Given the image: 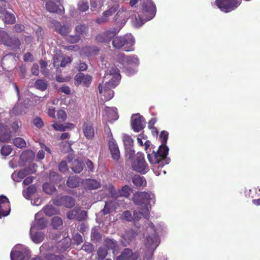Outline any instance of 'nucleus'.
<instances>
[{
	"label": "nucleus",
	"instance_id": "obj_61",
	"mask_svg": "<svg viewBox=\"0 0 260 260\" xmlns=\"http://www.w3.org/2000/svg\"><path fill=\"white\" fill-rule=\"evenodd\" d=\"M25 29V26L22 24H16L14 26V30L17 33L23 31Z\"/></svg>",
	"mask_w": 260,
	"mask_h": 260
},
{
	"label": "nucleus",
	"instance_id": "obj_19",
	"mask_svg": "<svg viewBox=\"0 0 260 260\" xmlns=\"http://www.w3.org/2000/svg\"><path fill=\"white\" fill-rule=\"evenodd\" d=\"M84 136L88 140H92L95 136V130L91 122H84L82 126Z\"/></svg>",
	"mask_w": 260,
	"mask_h": 260
},
{
	"label": "nucleus",
	"instance_id": "obj_9",
	"mask_svg": "<svg viewBox=\"0 0 260 260\" xmlns=\"http://www.w3.org/2000/svg\"><path fill=\"white\" fill-rule=\"evenodd\" d=\"M0 41L14 50L19 49L21 46L19 39L16 37H10L8 33L3 30H0Z\"/></svg>",
	"mask_w": 260,
	"mask_h": 260
},
{
	"label": "nucleus",
	"instance_id": "obj_35",
	"mask_svg": "<svg viewBox=\"0 0 260 260\" xmlns=\"http://www.w3.org/2000/svg\"><path fill=\"white\" fill-rule=\"evenodd\" d=\"M89 8V4L87 1L85 0H79L77 4V10L81 12H84L88 10Z\"/></svg>",
	"mask_w": 260,
	"mask_h": 260
},
{
	"label": "nucleus",
	"instance_id": "obj_43",
	"mask_svg": "<svg viewBox=\"0 0 260 260\" xmlns=\"http://www.w3.org/2000/svg\"><path fill=\"white\" fill-rule=\"evenodd\" d=\"M13 143L16 147H20V148H22V147H24L26 146V143L24 139L20 137L15 138L13 140Z\"/></svg>",
	"mask_w": 260,
	"mask_h": 260
},
{
	"label": "nucleus",
	"instance_id": "obj_50",
	"mask_svg": "<svg viewBox=\"0 0 260 260\" xmlns=\"http://www.w3.org/2000/svg\"><path fill=\"white\" fill-rule=\"evenodd\" d=\"M121 218L122 219L126 220V221H133V217L131 212L129 211V210H125L124 211L121 215Z\"/></svg>",
	"mask_w": 260,
	"mask_h": 260
},
{
	"label": "nucleus",
	"instance_id": "obj_17",
	"mask_svg": "<svg viewBox=\"0 0 260 260\" xmlns=\"http://www.w3.org/2000/svg\"><path fill=\"white\" fill-rule=\"evenodd\" d=\"M92 80V76L89 74H84L83 73H78L75 76V83L79 85L82 84L85 87H89Z\"/></svg>",
	"mask_w": 260,
	"mask_h": 260
},
{
	"label": "nucleus",
	"instance_id": "obj_42",
	"mask_svg": "<svg viewBox=\"0 0 260 260\" xmlns=\"http://www.w3.org/2000/svg\"><path fill=\"white\" fill-rule=\"evenodd\" d=\"M78 212V207H76L72 210H69L67 213V218L69 219L77 220V215Z\"/></svg>",
	"mask_w": 260,
	"mask_h": 260
},
{
	"label": "nucleus",
	"instance_id": "obj_49",
	"mask_svg": "<svg viewBox=\"0 0 260 260\" xmlns=\"http://www.w3.org/2000/svg\"><path fill=\"white\" fill-rule=\"evenodd\" d=\"M78 208L77 221H83L87 217V212L85 210H80L79 207H78Z\"/></svg>",
	"mask_w": 260,
	"mask_h": 260
},
{
	"label": "nucleus",
	"instance_id": "obj_54",
	"mask_svg": "<svg viewBox=\"0 0 260 260\" xmlns=\"http://www.w3.org/2000/svg\"><path fill=\"white\" fill-rule=\"evenodd\" d=\"M72 58L70 57V56H62V58L61 60V62L60 63V66L61 67H65L67 65L68 63H70L72 61Z\"/></svg>",
	"mask_w": 260,
	"mask_h": 260
},
{
	"label": "nucleus",
	"instance_id": "obj_29",
	"mask_svg": "<svg viewBox=\"0 0 260 260\" xmlns=\"http://www.w3.org/2000/svg\"><path fill=\"white\" fill-rule=\"evenodd\" d=\"M89 30V26L85 24H80L75 27V32L79 36L86 35Z\"/></svg>",
	"mask_w": 260,
	"mask_h": 260
},
{
	"label": "nucleus",
	"instance_id": "obj_47",
	"mask_svg": "<svg viewBox=\"0 0 260 260\" xmlns=\"http://www.w3.org/2000/svg\"><path fill=\"white\" fill-rule=\"evenodd\" d=\"M86 53L88 55H94L98 54L100 49L96 47H87L85 48Z\"/></svg>",
	"mask_w": 260,
	"mask_h": 260
},
{
	"label": "nucleus",
	"instance_id": "obj_11",
	"mask_svg": "<svg viewBox=\"0 0 260 260\" xmlns=\"http://www.w3.org/2000/svg\"><path fill=\"white\" fill-rule=\"evenodd\" d=\"M131 126L135 132H140L145 127V118L140 113L131 116Z\"/></svg>",
	"mask_w": 260,
	"mask_h": 260
},
{
	"label": "nucleus",
	"instance_id": "obj_63",
	"mask_svg": "<svg viewBox=\"0 0 260 260\" xmlns=\"http://www.w3.org/2000/svg\"><path fill=\"white\" fill-rule=\"evenodd\" d=\"M31 72L32 74L35 75L36 76H37V75L39 73V67L38 64V63H34L31 69Z\"/></svg>",
	"mask_w": 260,
	"mask_h": 260
},
{
	"label": "nucleus",
	"instance_id": "obj_30",
	"mask_svg": "<svg viewBox=\"0 0 260 260\" xmlns=\"http://www.w3.org/2000/svg\"><path fill=\"white\" fill-rule=\"evenodd\" d=\"M33 226H31L30 229V235L32 240L35 243L41 242V241H43L44 237V234H43V233H41V232H37L36 233L33 234Z\"/></svg>",
	"mask_w": 260,
	"mask_h": 260
},
{
	"label": "nucleus",
	"instance_id": "obj_21",
	"mask_svg": "<svg viewBox=\"0 0 260 260\" xmlns=\"http://www.w3.org/2000/svg\"><path fill=\"white\" fill-rule=\"evenodd\" d=\"M47 10L51 13H56L57 14H62L64 12V9L63 5H57L53 1L47 2L46 4Z\"/></svg>",
	"mask_w": 260,
	"mask_h": 260
},
{
	"label": "nucleus",
	"instance_id": "obj_27",
	"mask_svg": "<svg viewBox=\"0 0 260 260\" xmlns=\"http://www.w3.org/2000/svg\"><path fill=\"white\" fill-rule=\"evenodd\" d=\"M132 181L136 187H141V186H145L147 184L144 177L140 176V175H134L132 178Z\"/></svg>",
	"mask_w": 260,
	"mask_h": 260
},
{
	"label": "nucleus",
	"instance_id": "obj_14",
	"mask_svg": "<svg viewBox=\"0 0 260 260\" xmlns=\"http://www.w3.org/2000/svg\"><path fill=\"white\" fill-rule=\"evenodd\" d=\"M30 256V251L26 248H23L20 250L11 251L10 253L12 260L29 259Z\"/></svg>",
	"mask_w": 260,
	"mask_h": 260
},
{
	"label": "nucleus",
	"instance_id": "obj_10",
	"mask_svg": "<svg viewBox=\"0 0 260 260\" xmlns=\"http://www.w3.org/2000/svg\"><path fill=\"white\" fill-rule=\"evenodd\" d=\"M53 203L56 206H64L67 208H72L75 205V200L71 196H58L53 199Z\"/></svg>",
	"mask_w": 260,
	"mask_h": 260
},
{
	"label": "nucleus",
	"instance_id": "obj_24",
	"mask_svg": "<svg viewBox=\"0 0 260 260\" xmlns=\"http://www.w3.org/2000/svg\"><path fill=\"white\" fill-rule=\"evenodd\" d=\"M84 187L87 189H96L101 186V183L95 179L88 178L83 181Z\"/></svg>",
	"mask_w": 260,
	"mask_h": 260
},
{
	"label": "nucleus",
	"instance_id": "obj_58",
	"mask_svg": "<svg viewBox=\"0 0 260 260\" xmlns=\"http://www.w3.org/2000/svg\"><path fill=\"white\" fill-rule=\"evenodd\" d=\"M52 127L55 131H64V128L63 127V124L58 123L57 121H54L52 125Z\"/></svg>",
	"mask_w": 260,
	"mask_h": 260
},
{
	"label": "nucleus",
	"instance_id": "obj_22",
	"mask_svg": "<svg viewBox=\"0 0 260 260\" xmlns=\"http://www.w3.org/2000/svg\"><path fill=\"white\" fill-rule=\"evenodd\" d=\"M137 257V252H133L132 249L126 248L124 249L115 260H135Z\"/></svg>",
	"mask_w": 260,
	"mask_h": 260
},
{
	"label": "nucleus",
	"instance_id": "obj_64",
	"mask_svg": "<svg viewBox=\"0 0 260 260\" xmlns=\"http://www.w3.org/2000/svg\"><path fill=\"white\" fill-rule=\"evenodd\" d=\"M101 0H90L91 10L95 11Z\"/></svg>",
	"mask_w": 260,
	"mask_h": 260
},
{
	"label": "nucleus",
	"instance_id": "obj_57",
	"mask_svg": "<svg viewBox=\"0 0 260 260\" xmlns=\"http://www.w3.org/2000/svg\"><path fill=\"white\" fill-rule=\"evenodd\" d=\"M142 215L145 217V212H138L136 211V210L134 211L133 213V221H139L140 219H141Z\"/></svg>",
	"mask_w": 260,
	"mask_h": 260
},
{
	"label": "nucleus",
	"instance_id": "obj_3",
	"mask_svg": "<svg viewBox=\"0 0 260 260\" xmlns=\"http://www.w3.org/2000/svg\"><path fill=\"white\" fill-rule=\"evenodd\" d=\"M169 149L166 145L161 144L156 152L152 154H148V158L151 164L154 165L156 168H162L165 165L168 164L167 160Z\"/></svg>",
	"mask_w": 260,
	"mask_h": 260
},
{
	"label": "nucleus",
	"instance_id": "obj_41",
	"mask_svg": "<svg viewBox=\"0 0 260 260\" xmlns=\"http://www.w3.org/2000/svg\"><path fill=\"white\" fill-rule=\"evenodd\" d=\"M97 260H104L108 254V251L104 247H100L98 250Z\"/></svg>",
	"mask_w": 260,
	"mask_h": 260
},
{
	"label": "nucleus",
	"instance_id": "obj_34",
	"mask_svg": "<svg viewBox=\"0 0 260 260\" xmlns=\"http://www.w3.org/2000/svg\"><path fill=\"white\" fill-rule=\"evenodd\" d=\"M122 140L126 150H128V149L131 148V147H132L134 141L133 139H132L130 136H128V135H124L122 138Z\"/></svg>",
	"mask_w": 260,
	"mask_h": 260
},
{
	"label": "nucleus",
	"instance_id": "obj_53",
	"mask_svg": "<svg viewBox=\"0 0 260 260\" xmlns=\"http://www.w3.org/2000/svg\"><path fill=\"white\" fill-rule=\"evenodd\" d=\"M80 39L81 37H80V36L78 35V34H76L75 35L69 36L67 38V41H68V42L75 43L79 42Z\"/></svg>",
	"mask_w": 260,
	"mask_h": 260
},
{
	"label": "nucleus",
	"instance_id": "obj_7",
	"mask_svg": "<svg viewBox=\"0 0 260 260\" xmlns=\"http://www.w3.org/2000/svg\"><path fill=\"white\" fill-rule=\"evenodd\" d=\"M133 170L141 174H146L149 171V167L145 160L144 154L138 152L132 163Z\"/></svg>",
	"mask_w": 260,
	"mask_h": 260
},
{
	"label": "nucleus",
	"instance_id": "obj_25",
	"mask_svg": "<svg viewBox=\"0 0 260 260\" xmlns=\"http://www.w3.org/2000/svg\"><path fill=\"white\" fill-rule=\"evenodd\" d=\"M0 13L4 14V17L3 19L4 23H7L8 24H12V23L15 22L16 18L15 15L7 12L5 8H2V7H1Z\"/></svg>",
	"mask_w": 260,
	"mask_h": 260
},
{
	"label": "nucleus",
	"instance_id": "obj_51",
	"mask_svg": "<svg viewBox=\"0 0 260 260\" xmlns=\"http://www.w3.org/2000/svg\"><path fill=\"white\" fill-rule=\"evenodd\" d=\"M33 124L38 128H42L44 125V121L40 117H37L33 119Z\"/></svg>",
	"mask_w": 260,
	"mask_h": 260
},
{
	"label": "nucleus",
	"instance_id": "obj_39",
	"mask_svg": "<svg viewBox=\"0 0 260 260\" xmlns=\"http://www.w3.org/2000/svg\"><path fill=\"white\" fill-rule=\"evenodd\" d=\"M63 221L60 217H53L52 218L51 225L54 229H58L62 226Z\"/></svg>",
	"mask_w": 260,
	"mask_h": 260
},
{
	"label": "nucleus",
	"instance_id": "obj_31",
	"mask_svg": "<svg viewBox=\"0 0 260 260\" xmlns=\"http://www.w3.org/2000/svg\"><path fill=\"white\" fill-rule=\"evenodd\" d=\"M105 245L108 249L116 251L118 249V244L117 241L107 238L105 240Z\"/></svg>",
	"mask_w": 260,
	"mask_h": 260
},
{
	"label": "nucleus",
	"instance_id": "obj_33",
	"mask_svg": "<svg viewBox=\"0 0 260 260\" xmlns=\"http://www.w3.org/2000/svg\"><path fill=\"white\" fill-rule=\"evenodd\" d=\"M43 190L48 194H52L56 191V188L52 184L46 182L43 185Z\"/></svg>",
	"mask_w": 260,
	"mask_h": 260
},
{
	"label": "nucleus",
	"instance_id": "obj_38",
	"mask_svg": "<svg viewBox=\"0 0 260 260\" xmlns=\"http://www.w3.org/2000/svg\"><path fill=\"white\" fill-rule=\"evenodd\" d=\"M34 171H32L30 167H27L24 168V169L20 170L18 172L17 175L20 179H23L26 176L29 175V174L33 173Z\"/></svg>",
	"mask_w": 260,
	"mask_h": 260
},
{
	"label": "nucleus",
	"instance_id": "obj_36",
	"mask_svg": "<svg viewBox=\"0 0 260 260\" xmlns=\"http://www.w3.org/2000/svg\"><path fill=\"white\" fill-rule=\"evenodd\" d=\"M36 191V188L35 185H29L28 187L26 188L25 191H23V196L26 199H29L30 198L33 193H35Z\"/></svg>",
	"mask_w": 260,
	"mask_h": 260
},
{
	"label": "nucleus",
	"instance_id": "obj_2",
	"mask_svg": "<svg viewBox=\"0 0 260 260\" xmlns=\"http://www.w3.org/2000/svg\"><path fill=\"white\" fill-rule=\"evenodd\" d=\"M156 13V5L152 0H141V10L136 18L137 26H141L154 18Z\"/></svg>",
	"mask_w": 260,
	"mask_h": 260
},
{
	"label": "nucleus",
	"instance_id": "obj_37",
	"mask_svg": "<svg viewBox=\"0 0 260 260\" xmlns=\"http://www.w3.org/2000/svg\"><path fill=\"white\" fill-rule=\"evenodd\" d=\"M47 220L45 218H39L37 219L34 224V227L38 230H43L46 227Z\"/></svg>",
	"mask_w": 260,
	"mask_h": 260
},
{
	"label": "nucleus",
	"instance_id": "obj_60",
	"mask_svg": "<svg viewBox=\"0 0 260 260\" xmlns=\"http://www.w3.org/2000/svg\"><path fill=\"white\" fill-rule=\"evenodd\" d=\"M23 60L24 61H34V57L30 52H26L24 54Z\"/></svg>",
	"mask_w": 260,
	"mask_h": 260
},
{
	"label": "nucleus",
	"instance_id": "obj_15",
	"mask_svg": "<svg viewBox=\"0 0 260 260\" xmlns=\"http://www.w3.org/2000/svg\"><path fill=\"white\" fill-rule=\"evenodd\" d=\"M119 8V5H114L110 7L109 9L103 12L101 17L98 18L95 20V22L99 24H102V23H106L109 20V16H112L117 11Z\"/></svg>",
	"mask_w": 260,
	"mask_h": 260
},
{
	"label": "nucleus",
	"instance_id": "obj_46",
	"mask_svg": "<svg viewBox=\"0 0 260 260\" xmlns=\"http://www.w3.org/2000/svg\"><path fill=\"white\" fill-rule=\"evenodd\" d=\"M131 187L129 186L128 185H125L123 186L120 191V194L121 196L125 197V198H128V197H129L131 194Z\"/></svg>",
	"mask_w": 260,
	"mask_h": 260
},
{
	"label": "nucleus",
	"instance_id": "obj_20",
	"mask_svg": "<svg viewBox=\"0 0 260 260\" xmlns=\"http://www.w3.org/2000/svg\"><path fill=\"white\" fill-rule=\"evenodd\" d=\"M11 131L7 125L0 121V142L8 143L11 139Z\"/></svg>",
	"mask_w": 260,
	"mask_h": 260
},
{
	"label": "nucleus",
	"instance_id": "obj_45",
	"mask_svg": "<svg viewBox=\"0 0 260 260\" xmlns=\"http://www.w3.org/2000/svg\"><path fill=\"white\" fill-rule=\"evenodd\" d=\"M67 115L65 111L62 109L58 110L57 112V119L59 122H64L66 120Z\"/></svg>",
	"mask_w": 260,
	"mask_h": 260
},
{
	"label": "nucleus",
	"instance_id": "obj_23",
	"mask_svg": "<svg viewBox=\"0 0 260 260\" xmlns=\"http://www.w3.org/2000/svg\"><path fill=\"white\" fill-rule=\"evenodd\" d=\"M53 24L55 31L61 36H67L71 31L70 26L66 25V24H63L62 25V24L57 21H53Z\"/></svg>",
	"mask_w": 260,
	"mask_h": 260
},
{
	"label": "nucleus",
	"instance_id": "obj_44",
	"mask_svg": "<svg viewBox=\"0 0 260 260\" xmlns=\"http://www.w3.org/2000/svg\"><path fill=\"white\" fill-rule=\"evenodd\" d=\"M47 85L46 81L45 80H41V79H38L35 83L36 87L41 90H46V89L47 88Z\"/></svg>",
	"mask_w": 260,
	"mask_h": 260
},
{
	"label": "nucleus",
	"instance_id": "obj_8",
	"mask_svg": "<svg viewBox=\"0 0 260 260\" xmlns=\"http://www.w3.org/2000/svg\"><path fill=\"white\" fill-rule=\"evenodd\" d=\"M215 3L221 11L225 13L235 10L241 4V0H215Z\"/></svg>",
	"mask_w": 260,
	"mask_h": 260
},
{
	"label": "nucleus",
	"instance_id": "obj_13",
	"mask_svg": "<svg viewBox=\"0 0 260 260\" xmlns=\"http://www.w3.org/2000/svg\"><path fill=\"white\" fill-rule=\"evenodd\" d=\"M116 57L118 61L123 66L138 64L139 62L138 57L135 55L126 56L123 53H120V54L117 55Z\"/></svg>",
	"mask_w": 260,
	"mask_h": 260
},
{
	"label": "nucleus",
	"instance_id": "obj_52",
	"mask_svg": "<svg viewBox=\"0 0 260 260\" xmlns=\"http://www.w3.org/2000/svg\"><path fill=\"white\" fill-rule=\"evenodd\" d=\"M159 139H160L161 144H164L165 145H166V142L168 139V133L167 132V131H161L159 135Z\"/></svg>",
	"mask_w": 260,
	"mask_h": 260
},
{
	"label": "nucleus",
	"instance_id": "obj_6",
	"mask_svg": "<svg viewBox=\"0 0 260 260\" xmlns=\"http://www.w3.org/2000/svg\"><path fill=\"white\" fill-rule=\"evenodd\" d=\"M159 243V237L157 235H149L146 238L145 247L146 250L144 253V260H152L153 252Z\"/></svg>",
	"mask_w": 260,
	"mask_h": 260
},
{
	"label": "nucleus",
	"instance_id": "obj_16",
	"mask_svg": "<svg viewBox=\"0 0 260 260\" xmlns=\"http://www.w3.org/2000/svg\"><path fill=\"white\" fill-rule=\"evenodd\" d=\"M11 205L9 200L5 196H0V218L10 214Z\"/></svg>",
	"mask_w": 260,
	"mask_h": 260
},
{
	"label": "nucleus",
	"instance_id": "obj_62",
	"mask_svg": "<svg viewBox=\"0 0 260 260\" xmlns=\"http://www.w3.org/2000/svg\"><path fill=\"white\" fill-rule=\"evenodd\" d=\"M82 249L89 253L92 252L93 250V245L91 244H83Z\"/></svg>",
	"mask_w": 260,
	"mask_h": 260
},
{
	"label": "nucleus",
	"instance_id": "obj_18",
	"mask_svg": "<svg viewBox=\"0 0 260 260\" xmlns=\"http://www.w3.org/2000/svg\"><path fill=\"white\" fill-rule=\"evenodd\" d=\"M109 148L111 154L112 159L117 161L120 157V152L119 147L113 138L109 140Z\"/></svg>",
	"mask_w": 260,
	"mask_h": 260
},
{
	"label": "nucleus",
	"instance_id": "obj_40",
	"mask_svg": "<svg viewBox=\"0 0 260 260\" xmlns=\"http://www.w3.org/2000/svg\"><path fill=\"white\" fill-rule=\"evenodd\" d=\"M46 260H63V255H56L52 253H47L44 256Z\"/></svg>",
	"mask_w": 260,
	"mask_h": 260
},
{
	"label": "nucleus",
	"instance_id": "obj_1",
	"mask_svg": "<svg viewBox=\"0 0 260 260\" xmlns=\"http://www.w3.org/2000/svg\"><path fill=\"white\" fill-rule=\"evenodd\" d=\"M120 78L119 71L117 67H112L105 72L103 84L100 83L99 85V90L106 101H109L114 95L112 89L119 83Z\"/></svg>",
	"mask_w": 260,
	"mask_h": 260
},
{
	"label": "nucleus",
	"instance_id": "obj_32",
	"mask_svg": "<svg viewBox=\"0 0 260 260\" xmlns=\"http://www.w3.org/2000/svg\"><path fill=\"white\" fill-rule=\"evenodd\" d=\"M43 211L44 214L49 216L56 214L58 212L56 208H55V207L52 206L51 205H47L46 207H44L43 208Z\"/></svg>",
	"mask_w": 260,
	"mask_h": 260
},
{
	"label": "nucleus",
	"instance_id": "obj_26",
	"mask_svg": "<svg viewBox=\"0 0 260 260\" xmlns=\"http://www.w3.org/2000/svg\"><path fill=\"white\" fill-rule=\"evenodd\" d=\"M81 179L77 176H71L67 179V185L70 188L78 187L80 186Z\"/></svg>",
	"mask_w": 260,
	"mask_h": 260
},
{
	"label": "nucleus",
	"instance_id": "obj_56",
	"mask_svg": "<svg viewBox=\"0 0 260 260\" xmlns=\"http://www.w3.org/2000/svg\"><path fill=\"white\" fill-rule=\"evenodd\" d=\"M61 58L62 56L59 54H56L54 55L53 57V63L54 66L58 68L60 66L59 61H61Z\"/></svg>",
	"mask_w": 260,
	"mask_h": 260
},
{
	"label": "nucleus",
	"instance_id": "obj_28",
	"mask_svg": "<svg viewBox=\"0 0 260 260\" xmlns=\"http://www.w3.org/2000/svg\"><path fill=\"white\" fill-rule=\"evenodd\" d=\"M84 166V162L80 160L79 159H75L72 162V167L71 168L72 171L76 173H80L83 170Z\"/></svg>",
	"mask_w": 260,
	"mask_h": 260
},
{
	"label": "nucleus",
	"instance_id": "obj_4",
	"mask_svg": "<svg viewBox=\"0 0 260 260\" xmlns=\"http://www.w3.org/2000/svg\"><path fill=\"white\" fill-rule=\"evenodd\" d=\"M135 38L132 35L118 36L115 37L112 41V45L116 49L123 48L125 51H133L135 50Z\"/></svg>",
	"mask_w": 260,
	"mask_h": 260
},
{
	"label": "nucleus",
	"instance_id": "obj_59",
	"mask_svg": "<svg viewBox=\"0 0 260 260\" xmlns=\"http://www.w3.org/2000/svg\"><path fill=\"white\" fill-rule=\"evenodd\" d=\"M49 179L54 182H57V181H60L61 178L56 172H51L49 174Z\"/></svg>",
	"mask_w": 260,
	"mask_h": 260
},
{
	"label": "nucleus",
	"instance_id": "obj_12",
	"mask_svg": "<svg viewBox=\"0 0 260 260\" xmlns=\"http://www.w3.org/2000/svg\"><path fill=\"white\" fill-rule=\"evenodd\" d=\"M119 32L117 28H113L111 29L107 30L103 34H100L96 36V40L99 42H107L109 43L112 39L113 40L115 36L117 35Z\"/></svg>",
	"mask_w": 260,
	"mask_h": 260
},
{
	"label": "nucleus",
	"instance_id": "obj_48",
	"mask_svg": "<svg viewBox=\"0 0 260 260\" xmlns=\"http://www.w3.org/2000/svg\"><path fill=\"white\" fill-rule=\"evenodd\" d=\"M12 150L10 145H4L2 147L1 152L3 155L8 156L11 154Z\"/></svg>",
	"mask_w": 260,
	"mask_h": 260
},
{
	"label": "nucleus",
	"instance_id": "obj_55",
	"mask_svg": "<svg viewBox=\"0 0 260 260\" xmlns=\"http://www.w3.org/2000/svg\"><path fill=\"white\" fill-rule=\"evenodd\" d=\"M58 170L62 172H66L69 170L67 164L66 160H62L58 164Z\"/></svg>",
	"mask_w": 260,
	"mask_h": 260
},
{
	"label": "nucleus",
	"instance_id": "obj_5",
	"mask_svg": "<svg viewBox=\"0 0 260 260\" xmlns=\"http://www.w3.org/2000/svg\"><path fill=\"white\" fill-rule=\"evenodd\" d=\"M152 194L148 192H136L133 194V201L135 205H145L144 212L145 218H148L149 216L148 206L152 199Z\"/></svg>",
	"mask_w": 260,
	"mask_h": 260
}]
</instances>
